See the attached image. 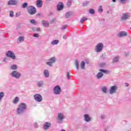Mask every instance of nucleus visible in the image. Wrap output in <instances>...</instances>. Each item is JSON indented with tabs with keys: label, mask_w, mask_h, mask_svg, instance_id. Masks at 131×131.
Segmentation results:
<instances>
[{
	"label": "nucleus",
	"mask_w": 131,
	"mask_h": 131,
	"mask_svg": "<svg viewBox=\"0 0 131 131\" xmlns=\"http://www.w3.org/2000/svg\"><path fill=\"white\" fill-rule=\"evenodd\" d=\"M27 108V105H26V103H21L18 105V107L16 109V112L17 114H23V113H24V112H25Z\"/></svg>",
	"instance_id": "1"
},
{
	"label": "nucleus",
	"mask_w": 131,
	"mask_h": 131,
	"mask_svg": "<svg viewBox=\"0 0 131 131\" xmlns=\"http://www.w3.org/2000/svg\"><path fill=\"white\" fill-rule=\"evenodd\" d=\"M10 75L12 77L14 78H16V79H19L21 76H22V74L21 73L18 72L17 71H13L10 73Z\"/></svg>",
	"instance_id": "2"
},
{
	"label": "nucleus",
	"mask_w": 131,
	"mask_h": 131,
	"mask_svg": "<svg viewBox=\"0 0 131 131\" xmlns=\"http://www.w3.org/2000/svg\"><path fill=\"white\" fill-rule=\"evenodd\" d=\"M27 10L30 15H34L36 13V9L34 6H29L27 8Z\"/></svg>",
	"instance_id": "3"
},
{
	"label": "nucleus",
	"mask_w": 131,
	"mask_h": 131,
	"mask_svg": "<svg viewBox=\"0 0 131 131\" xmlns=\"http://www.w3.org/2000/svg\"><path fill=\"white\" fill-rule=\"evenodd\" d=\"M6 56L8 58H11L12 60H16V55H15L14 52L12 51H7L6 53Z\"/></svg>",
	"instance_id": "4"
},
{
	"label": "nucleus",
	"mask_w": 131,
	"mask_h": 131,
	"mask_svg": "<svg viewBox=\"0 0 131 131\" xmlns=\"http://www.w3.org/2000/svg\"><path fill=\"white\" fill-rule=\"evenodd\" d=\"M103 48L104 45L103 43H99L95 47V52H96V53H100V52L103 51Z\"/></svg>",
	"instance_id": "5"
},
{
	"label": "nucleus",
	"mask_w": 131,
	"mask_h": 131,
	"mask_svg": "<svg viewBox=\"0 0 131 131\" xmlns=\"http://www.w3.org/2000/svg\"><path fill=\"white\" fill-rule=\"evenodd\" d=\"M48 61V62H46L47 65L50 67H52L53 66V64L56 63L57 58L55 57H53L49 59Z\"/></svg>",
	"instance_id": "6"
},
{
	"label": "nucleus",
	"mask_w": 131,
	"mask_h": 131,
	"mask_svg": "<svg viewBox=\"0 0 131 131\" xmlns=\"http://www.w3.org/2000/svg\"><path fill=\"white\" fill-rule=\"evenodd\" d=\"M129 18H130V13H124L122 14L121 17V19L122 21H126V20H128Z\"/></svg>",
	"instance_id": "7"
},
{
	"label": "nucleus",
	"mask_w": 131,
	"mask_h": 131,
	"mask_svg": "<svg viewBox=\"0 0 131 131\" xmlns=\"http://www.w3.org/2000/svg\"><path fill=\"white\" fill-rule=\"evenodd\" d=\"M61 91V87L59 85H56L53 89V93L55 95H60Z\"/></svg>",
	"instance_id": "8"
},
{
	"label": "nucleus",
	"mask_w": 131,
	"mask_h": 131,
	"mask_svg": "<svg viewBox=\"0 0 131 131\" xmlns=\"http://www.w3.org/2000/svg\"><path fill=\"white\" fill-rule=\"evenodd\" d=\"M118 90V88L116 85H114L111 86V88L109 90V93L111 95H113L114 94H115L116 92H117V90Z\"/></svg>",
	"instance_id": "9"
},
{
	"label": "nucleus",
	"mask_w": 131,
	"mask_h": 131,
	"mask_svg": "<svg viewBox=\"0 0 131 131\" xmlns=\"http://www.w3.org/2000/svg\"><path fill=\"white\" fill-rule=\"evenodd\" d=\"M34 98L36 102H40L42 101V96H41V95L39 94H36L35 95H34Z\"/></svg>",
	"instance_id": "10"
},
{
	"label": "nucleus",
	"mask_w": 131,
	"mask_h": 131,
	"mask_svg": "<svg viewBox=\"0 0 131 131\" xmlns=\"http://www.w3.org/2000/svg\"><path fill=\"white\" fill-rule=\"evenodd\" d=\"M65 118L64 115L61 113L58 114V119L57 122L58 123H62L63 122V119Z\"/></svg>",
	"instance_id": "11"
},
{
	"label": "nucleus",
	"mask_w": 131,
	"mask_h": 131,
	"mask_svg": "<svg viewBox=\"0 0 131 131\" xmlns=\"http://www.w3.org/2000/svg\"><path fill=\"white\" fill-rule=\"evenodd\" d=\"M19 0H10L8 2L7 5L8 6H16L18 5Z\"/></svg>",
	"instance_id": "12"
},
{
	"label": "nucleus",
	"mask_w": 131,
	"mask_h": 131,
	"mask_svg": "<svg viewBox=\"0 0 131 131\" xmlns=\"http://www.w3.org/2000/svg\"><path fill=\"white\" fill-rule=\"evenodd\" d=\"M52 126V124L51 122H46L43 125V128L45 130H48V129H50Z\"/></svg>",
	"instance_id": "13"
},
{
	"label": "nucleus",
	"mask_w": 131,
	"mask_h": 131,
	"mask_svg": "<svg viewBox=\"0 0 131 131\" xmlns=\"http://www.w3.org/2000/svg\"><path fill=\"white\" fill-rule=\"evenodd\" d=\"M84 120L86 121V122H90L92 121V117H91L89 114H85L84 115Z\"/></svg>",
	"instance_id": "14"
},
{
	"label": "nucleus",
	"mask_w": 131,
	"mask_h": 131,
	"mask_svg": "<svg viewBox=\"0 0 131 131\" xmlns=\"http://www.w3.org/2000/svg\"><path fill=\"white\" fill-rule=\"evenodd\" d=\"M126 35H127V33L125 31L120 32L118 34L119 37H123V36H126Z\"/></svg>",
	"instance_id": "15"
},
{
	"label": "nucleus",
	"mask_w": 131,
	"mask_h": 131,
	"mask_svg": "<svg viewBox=\"0 0 131 131\" xmlns=\"http://www.w3.org/2000/svg\"><path fill=\"white\" fill-rule=\"evenodd\" d=\"M63 8H64V5H63V3L59 2L57 5L58 11H61V10H63Z\"/></svg>",
	"instance_id": "16"
},
{
	"label": "nucleus",
	"mask_w": 131,
	"mask_h": 131,
	"mask_svg": "<svg viewBox=\"0 0 131 131\" xmlns=\"http://www.w3.org/2000/svg\"><path fill=\"white\" fill-rule=\"evenodd\" d=\"M36 6L37 8H41L42 7V1L37 0L36 1Z\"/></svg>",
	"instance_id": "17"
},
{
	"label": "nucleus",
	"mask_w": 131,
	"mask_h": 131,
	"mask_svg": "<svg viewBox=\"0 0 131 131\" xmlns=\"http://www.w3.org/2000/svg\"><path fill=\"white\" fill-rule=\"evenodd\" d=\"M42 24L43 26H45V27H49L50 25V23H49V21L45 20H42Z\"/></svg>",
	"instance_id": "18"
},
{
	"label": "nucleus",
	"mask_w": 131,
	"mask_h": 131,
	"mask_svg": "<svg viewBox=\"0 0 131 131\" xmlns=\"http://www.w3.org/2000/svg\"><path fill=\"white\" fill-rule=\"evenodd\" d=\"M25 39V36H19L17 39V42H19V43L21 42H23Z\"/></svg>",
	"instance_id": "19"
},
{
	"label": "nucleus",
	"mask_w": 131,
	"mask_h": 131,
	"mask_svg": "<svg viewBox=\"0 0 131 131\" xmlns=\"http://www.w3.org/2000/svg\"><path fill=\"white\" fill-rule=\"evenodd\" d=\"M43 74L47 78L50 77V72L48 70H44Z\"/></svg>",
	"instance_id": "20"
},
{
	"label": "nucleus",
	"mask_w": 131,
	"mask_h": 131,
	"mask_svg": "<svg viewBox=\"0 0 131 131\" xmlns=\"http://www.w3.org/2000/svg\"><path fill=\"white\" fill-rule=\"evenodd\" d=\"M72 15H73V12L71 11H69L67 13H66L65 16H66V18H69L70 17H71Z\"/></svg>",
	"instance_id": "21"
},
{
	"label": "nucleus",
	"mask_w": 131,
	"mask_h": 131,
	"mask_svg": "<svg viewBox=\"0 0 131 131\" xmlns=\"http://www.w3.org/2000/svg\"><path fill=\"white\" fill-rule=\"evenodd\" d=\"M19 101H20V99H19V97H16L13 100V104H18L19 103Z\"/></svg>",
	"instance_id": "22"
},
{
	"label": "nucleus",
	"mask_w": 131,
	"mask_h": 131,
	"mask_svg": "<svg viewBox=\"0 0 131 131\" xmlns=\"http://www.w3.org/2000/svg\"><path fill=\"white\" fill-rule=\"evenodd\" d=\"M10 68L11 70H18V66L16 64H12Z\"/></svg>",
	"instance_id": "23"
},
{
	"label": "nucleus",
	"mask_w": 131,
	"mask_h": 131,
	"mask_svg": "<svg viewBox=\"0 0 131 131\" xmlns=\"http://www.w3.org/2000/svg\"><path fill=\"white\" fill-rule=\"evenodd\" d=\"M103 74L102 73L99 72L97 75V78L98 79H100V78H102V77H103Z\"/></svg>",
	"instance_id": "24"
},
{
	"label": "nucleus",
	"mask_w": 131,
	"mask_h": 131,
	"mask_svg": "<svg viewBox=\"0 0 131 131\" xmlns=\"http://www.w3.org/2000/svg\"><path fill=\"white\" fill-rule=\"evenodd\" d=\"M37 85L39 86V88H41L42 85H43V81H40L37 83Z\"/></svg>",
	"instance_id": "25"
},
{
	"label": "nucleus",
	"mask_w": 131,
	"mask_h": 131,
	"mask_svg": "<svg viewBox=\"0 0 131 131\" xmlns=\"http://www.w3.org/2000/svg\"><path fill=\"white\" fill-rule=\"evenodd\" d=\"M59 43V41L58 40H53L51 42V45L54 46V45H58Z\"/></svg>",
	"instance_id": "26"
},
{
	"label": "nucleus",
	"mask_w": 131,
	"mask_h": 131,
	"mask_svg": "<svg viewBox=\"0 0 131 131\" xmlns=\"http://www.w3.org/2000/svg\"><path fill=\"white\" fill-rule=\"evenodd\" d=\"M85 66V62L84 61H81L80 63V67L81 69H85L84 67Z\"/></svg>",
	"instance_id": "27"
},
{
	"label": "nucleus",
	"mask_w": 131,
	"mask_h": 131,
	"mask_svg": "<svg viewBox=\"0 0 131 131\" xmlns=\"http://www.w3.org/2000/svg\"><path fill=\"white\" fill-rule=\"evenodd\" d=\"M4 97H5V93L3 92H0V102L3 100Z\"/></svg>",
	"instance_id": "28"
},
{
	"label": "nucleus",
	"mask_w": 131,
	"mask_h": 131,
	"mask_svg": "<svg viewBox=\"0 0 131 131\" xmlns=\"http://www.w3.org/2000/svg\"><path fill=\"white\" fill-rule=\"evenodd\" d=\"M75 64L77 69H79V62H78V60H76Z\"/></svg>",
	"instance_id": "29"
},
{
	"label": "nucleus",
	"mask_w": 131,
	"mask_h": 131,
	"mask_svg": "<svg viewBox=\"0 0 131 131\" xmlns=\"http://www.w3.org/2000/svg\"><path fill=\"white\" fill-rule=\"evenodd\" d=\"M102 92L104 93V94H106L107 93V87L103 86L101 88Z\"/></svg>",
	"instance_id": "30"
},
{
	"label": "nucleus",
	"mask_w": 131,
	"mask_h": 131,
	"mask_svg": "<svg viewBox=\"0 0 131 131\" xmlns=\"http://www.w3.org/2000/svg\"><path fill=\"white\" fill-rule=\"evenodd\" d=\"M86 20H88L86 17H82L80 20L81 24H83V22H84V21H86Z\"/></svg>",
	"instance_id": "31"
},
{
	"label": "nucleus",
	"mask_w": 131,
	"mask_h": 131,
	"mask_svg": "<svg viewBox=\"0 0 131 131\" xmlns=\"http://www.w3.org/2000/svg\"><path fill=\"white\" fill-rule=\"evenodd\" d=\"M118 60H119V57H116L113 59V63H116V62H118Z\"/></svg>",
	"instance_id": "32"
},
{
	"label": "nucleus",
	"mask_w": 131,
	"mask_h": 131,
	"mask_svg": "<svg viewBox=\"0 0 131 131\" xmlns=\"http://www.w3.org/2000/svg\"><path fill=\"white\" fill-rule=\"evenodd\" d=\"M72 3V0H69L67 4V7H70V6H71Z\"/></svg>",
	"instance_id": "33"
},
{
	"label": "nucleus",
	"mask_w": 131,
	"mask_h": 131,
	"mask_svg": "<svg viewBox=\"0 0 131 131\" xmlns=\"http://www.w3.org/2000/svg\"><path fill=\"white\" fill-rule=\"evenodd\" d=\"M27 6H28V4H27V3H24L22 5L21 7L23 8L24 9H25V8L27 7Z\"/></svg>",
	"instance_id": "34"
},
{
	"label": "nucleus",
	"mask_w": 131,
	"mask_h": 131,
	"mask_svg": "<svg viewBox=\"0 0 131 131\" xmlns=\"http://www.w3.org/2000/svg\"><path fill=\"white\" fill-rule=\"evenodd\" d=\"M99 71H100V72H102L103 73H108V71L104 69H100Z\"/></svg>",
	"instance_id": "35"
},
{
	"label": "nucleus",
	"mask_w": 131,
	"mask_h": 131,
	"mask_svg": "<svg viewBox=\"0 0 131 131\" xmlns=\"http://www.w3.org/2000/svg\"><path fill=\"white\" fill-rule=\"evenodd\" d=\"M98 12L99 13H102V12H103V8H102L101 6H99L98 8Z\"/></svg>",
	"instance_id": "36"
},
{
	"label": "nucleus",
	"mask_w": 131,
	"mask_h": 131,
	"mask_svg": "<svg viewBox=\"0 0 131 131\" xmlns=\"http://www.w3.org/2000/svg\"><path fill=\"white\" fill-rule=\"evenodd\" d=\"M30 23L31 24H34L35 25L36 24V21L34 19H31L30 20Z\"/></svg>",
	"instance_id": "37"
},
{
	"label": "nucleus",
	"mask_w": 131,
	"mask_h": 131,
	"mask_svg": "<svg viewBox=\"0 0 131 131\" xmlns=\"http://www.w3.org/2000/svg\"><path fill=\"white\" fill-rule=\"evenodd\" d=\"M67 28V25H64L61 28V30H65Z\"/></svg>",
	"instance_id": "38"
},
{
	"label": "nucleus",
	"mask_w": 131,
	"mask_h": 131,
	"mask_svg": "<svg viewBox=\"0 0 131 131\" xmlns=\"http://www.w3.org/2000/svg\"><path fill=\"white\" fill-rule=\"evenodd\" d=\"M90 14L94 15L95 14V10H94V9H90Z\"/></svg>",
	"instance_id": "39"
},
{
	"label": "nucleus",
	"mask_w": 131,
	"mask_h": 131,
	"mask_svg": "<svg viewBox=\"0 0 131 131\" xmlns=\"http://www.w3.org/2000/svg\"><path fill=\"white\" fill-rule=\"evenodd\" d=\"M10 16L11 17H14V11H10Z\"/></svg>",
	"instance_id": "40"
},
{
	"label": "nucleus",
	"mask_w": 131,
	"mask_h": 131,
	"mask_svg": "<svg viewBox=\"0 0 131 131\" xmlns=\"http://www.w3.org/2000/svg\"><path fill=\"white\" fill-rule=\"evenodd\" d=\"M89 4H90V2L86 1V2L83 3V6H88V5H89Z\"/></svg>",
	"instance_id": "41"
},
{
	"label": "nucleus",
	"mask_w": 131,
	"mask_h": 131,
	"mask_svg": "<svg viewBox=\"0 0 131 131\" xmlns=\"http://www.w3.org/2000/svg\"><path fill=\"white\" fill-rule=\"evenodd\" d=\"M34 37H39V34H34L33 35Z\"/></svg>",
	"instance_id": "42"
},
{
	"label": "nucleus",
	"mask_w": 131,
	"mask_h": 131,
	"mask_svg": "<svg viewBox=\"0 0 131 131\" xmlns=\"http://www.w3.org/2000/svg\"><path fill=\"white\" fill-rule=\"evenodd\" d=\"M126 1L127 0H120V3H121V4H124Z\"/></svg>",
	"instance_id": "43"
},
{
	"label": "nucleus",
	"mask_w": 131,
	"mask_h": 131,
	"mask_svg": "<svg viewBox=\"0 0 131 131\" xmlns=\"http://www.w3.org/2000/svg\"><path fill=\"white\" fill-rule=\"evenodd\" d=\"M20 15H21V12H17L16 14V17H19V16H20Z\"/></svg>",
	"instance_id": "44"
},
{
	"label": "nucleus",
	"mask_w": 131,
	"mask_h": 131,
	"mask_svg": "<svg viewBox=\"0 0 131 131\" xmlns=\"http://www.w3.org/2000/svg\"><path fill=\"white\" fill-rule=\"evenodd\" d=\"M67 76H68V78H69V79H70L71 78V76L69 74V73H67Z\"/></svg>",
	"instance_id": "45"
},
{
	"label": "nucleus",
	"mask_w": 131,
	"mask_h": 131,
	"mask_svg": "<svg viewBox=\"0 0 131 131\" xmlns=\"http://www.w3.org/2000/svg\"><path fill=\"white\" fill-rule=\"evenodd\" d=\"M34 125L35 127H38V125H37V123H34Z\"/></svg>",
	"instance_id": "46"
},
{
	"label": "nucleus",
	"mask_w": 131,
	"mask_h": 131,
	"mask_svg": "<svg viewBox=\"0 0 131 131\" xmlns=\"http://www.w3.org/2000/svg\"><path fill=\"white\" fill-rule=\"evenodd\" d=\"M101 119H104L105 118V115H102L101 116Z\"/></svg>",
	"instance_id": "47"
},
{
	"label": "nucleus",
	"mask_w": 131,
	"mask_h": 131,
	"mask_svg": "<svg viewBox=\"0 0 131 131\" xmlns=\"http://www.w3.org/2000/svg\"><path fill=\"white\" fill-rule=\"evenodd\" d=\"M63 38H64V39H66L67 38V35H64L63 36Z\"/></svg>",
	"instance_id": "48"
},
{
	"label": "nucleus",
	"mask_w": 131,
	"mask_h": 131,
	"mask_svg": "<svg viewBox=\"0 0 131 131\" xmlns=\"http://www.w3.org/2000/svg\"><path fill=\"white\" fill-rule=\"evenodd\" d=\"M40 30V28H37L36 29V31H39Z\"/></svg>",
	"instance_id": "49"
},
{
	"label": "nucleus",
	"mask_w": 131,
	"mask_h": 131,
	"mask_svg": "<svg viewBox=\"0 0 131 131\" xmlns=\"http://www.w3.org/2000/svg\"><path fill=\"white\" fill-rule=\"evenodd\" d=\"M125 86H128V85H129L128 83H125Z\"/></svg>",
	"instance_id": "50"
},
{
	"label": "nucleus",
	"mask_w": 131,
	"mask_h": 131,
	"mask_svg": "<svg viewBox=\"0 0 131 131\" xmlns=\"http://www.w3.org/2000/svg\"><path fill=\"white\" fill-rule=\"evenodd\" d=\"M112 2H113V3H116L117 0H112Z\"/></svg>",
	"instance_id": "51"
},
{
	"label": "nucleus",
	"mask_w": 131,
	"mask_h": 131,
	"mask_svg": "<svg viewBox=\"0 0 131 131\" xmlns=\"http://www.w3.org/2000/svg\"><path fill=\"white\" fill-rule=\"evenodd\" d=\"M4 61H5V62H6V61H7V58H4Z\"/></svg>",
	"instance_id": "52"
},
{
	"label": "nucleus",
	"mask_w": 131,
	"mask_h": 131,
	"mask_svg": "<svg viewBox=\"0 0 131 131\" xmlns=\"http://www.w3.org/2000/svg\"><path fill=\"white\" fill-rule=\"evenodd\" d=\"M38 16H40V13L38 14Z\"/></svg>",
	"instance_id": "53"
},
{
	"label": "nucleus",
	"mask_w": 131,
	"mask_h": 131,
	"mask_svg": "<svg viewBox=\"0 0 131 131\" xmlns=\"http://www.w3.org/2000/svg\"><path fill=\"white\" fill-rule=\"evenodd\" d=\"M61 131H65V130L62 129V130H61Z\"/></svg>",
	"instance_id": "54"
}]
</instances>
